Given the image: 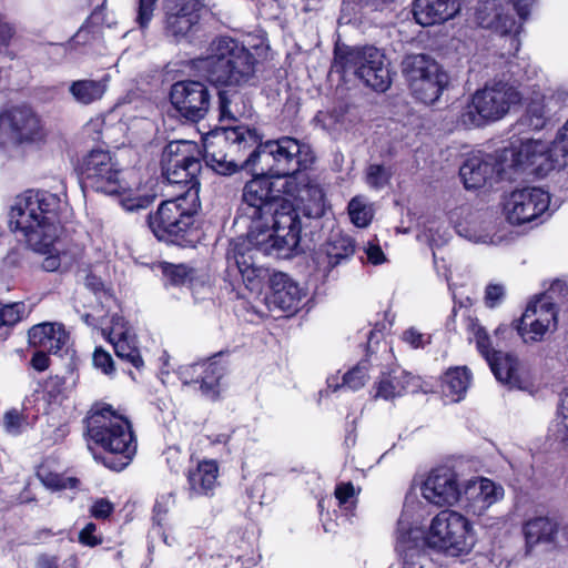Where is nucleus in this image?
I'll use <instances>...</instances> for the list:
<instances>
[{"instance_id":"nucleus-1","label":"nucleus","mask_w":568,"mask_h":568,"mask_svg":"<svg viewBox=\"0 0 568 568\" xmlns=\"http://www.w3.org/2000/svg\"><path fill=\"white\" fill-rule=\"evenodd\" d=\"M264 165L261 173L254 171L257 176L243 187L239 207L242 215L256 223L251 232L266 231L272 237L290 232L294 233L298 241L302 236H312L313 229L318 225L320 206L315 205L312 210L303 209L302 215L298 214L288 200L275 197L272 180L264 175Z\"/></svg>"},{"instance_id":"nucleus-2","label":"nucleus","mask_w":568,"mask_h":568,"mask_svg":"<svg viewBox=\"0 0 568 568\" xmlns=\"http://www.w3.org/2000/svg\"><path fill=\"white\" fill-rule=\"evenodd\" d=\"M61 200L48 191L28 190L16 196L9 211V226L20 232L38 253H48L58 239Z\"/></svg>"},{"instance_id":"nucleus-3","label":"nucleus","mask_w":568,"mask_h":568,"mask_svg":"<svg viewBox=\"0 0 568 568\" xmlns=\"http://www.w3.org/2000/svg\"><path fill=\"white\" fill-rule=\"evenodd\" d=\"M81 171L87 186L106 195L128 193L121 200V205L129 212L149 207L155 200V193L143 183L138 172L132 169L126 172L128 181H120L119 169L108 150L92 149L82 160Z\"/></svg>"},{"instance_id":"nucleus-4","label":"nucleus","mask_w":568,"mask_h":568,"mask_svg":"<svg viewBox=\"0 0 568 568\" xmlns=\"http://www.w3.org/2000/svg\"><path fill=\"white\" fill-rule=\"evenodd\" d=\"M192 65L212 84L241 87L253 81L256 59L235 39L221 37L213 40L207 54L194 59Z\"/></svg>"},{"instance_id":"nucleus-5","label":"nucleus","mask_w":568,"mask_h":568,"mask_svg":"<svg viewBox=\"0 0 568 568\" xmlns=\"http://www.w3.org/2000/svg\"><path fill=\"white\" fill-rule=\"evenodd\" d=\"M298 243L295 234L290 232L275 237L266 231L250 232L246 237H237L231 242L227 258L234 261L246 287L255 291L261 287L262 280L268 272L256 265V255L261 253L276 258H287L292 256Z\"/></svg>"},{"instance_id":"nucleus-6","label":"nucleus","mask_w":568,"mask_h":568,"mask_svg":"<svg viewBox=\"0 0 568 568\" xmlns=\"http://www.w3.org/2000/svg\"><path fill=\"white\" fill-rule=\"evenodd\" d=\"M85 423L89 438L109 454L103 457V464L116 471L124 469L136 452L130 422L104 406L92 410Z\"/></svg>"},{"instance_id":"nucleus-7","label":"nucleus","mask_w":568,"mask_h":568,"mask_svg":"<svg viewBox=\"0 0 568 568\" xmlns=\"http://www.w3.org/2000/svg\"><path fill=\"white\" fill-rule=\"evenodd\" d=\"M200 207V196L194 191L186 196H175L162 202L158 211L149 215V226L159 240L179 245L191 243L187 237L195 231L194 216Z\"/></svg>"},{"instance_id":"nucleus-8","label":"nucleus","mask_w":568,"mask_h":568,"mask_svg":"<svg viewBox=\"0 0 568 568\" xmlns=\"http://www.w3.org/2000/svg\"><path fill=\"white\" fill-rule=\"evenodd\" d=\"M332 71L353 73L366 87L379 92L386 91L392 83L386 57L374 45L336 48Z\"/></svg>"},{"instance_id":"nucleus-9","label":"nucleus","mask_w":568,"mask_h":568,"mask_svg":"<svg viewBox=\"0 0 568 568\" xmlns=\"http://www.w3.org/2000/svg\"><path fill=\"white\" fill-rule=\"evenodd\" d=\"M520 100L519 92L505 82L486 84L477 90L460 113L458 121L465 129L478 128L505 116L510 106Z\"/></svg>"},{"instance_id":"nucleus-10","label":"nucleus","mask_w":568,"mask_h":568,"mask_svg":"<svg viewBox=\"0 0 568 568\" xmlns=\"http://www.w3.org/2000/svg\"><path fill=\"white\" fill-rule=\"evenodd\" d=\"M424 544L437 548L449 556L468 554L476 542L475 532L470 521L455 510H442L430 523Z\"/></svg>"},{"instance_id":"nucleus-11","label":"nucleus","mask_w":568,"mask_h":568,"mask_svg":"<svg viewBox=\"0 0 568 568\" xmlns=\"http://www.w3.org/2000/svg\"><path fill=\"white\" fill-rule=\"evenodd\" d=\"M403 73L412 93L425 104L437 101L449 83L446 71L425 54L407 55L403 61Z\"/></svg>"},{"instance_id":"nucleus-12","label":"nucleus","mask_w":568,"mask_h":568,"mask_svg":"<svg viewBox=\"0 0 568 568\" xmlns=\"http://www.w3.org/2000/svg\"><path fill=\"white\" fill-rule=\"evenodd\" d=\"M308 148L310 144H287V146L280 144V146L267 148L273 156L270 164L263 165L272 174L268 178L272 180L273 193L276 199H283L281 194L297 195L298 186L293 175L300 170L306 169L308 163L314 161V159L308 161L303 158V153H306Z\"/></svg>"},{"instance_id":"nucleus-13","label":"nucleus","mask_w":568,"mask_h":568,"mask_svg":"<svg viewBox=\"0 0 568 568\" xmlns=\"http://www.w3.org/2000/svg\"><path fill=\"white\" fill-rule=\"evenodd\" d=\"M161 168L163 176L170 184L184 189L178 196H186L192 191L199 196L197 173L201 171L199 159L181 153L180 144H166L161 156Z\"/></svg>"},{"instance_id":"nucleus-14","label":"nucleus","mask_w":568,"mask_h":568,"mask_svg":"<svg viewBox=\"0 0 568 568\" xmlns=\"http://www.w3.org/2000/svg\"><path fill=\"white\" fill-rule=\"evenodd\" d=\"M41 116L28 104L12 105L0 112V140L33 142L43 138Z\"/></svg>"},{"instance_id":"nucleus-15","label":"nucleus","mask_w":568,"mask_h":568,"mask_svg":"<svg viewBox=\"0 0 568 568\" xmlns=\"http://www.w3.org/2000/svg\"><path fill=\"white\" fill-rule=\"evenodd\" d=\"M467 328L471 333L479 353L487 361L497 381L509 387H518V361L515 356L491 348L490 337L477 318H468Z\"/></svg>"},{"instance_id":"nucleus-16","label":"nucleus","mask_w":568,"mask_h":568,"mask_svg":"<svg viewBox=\"0 0 568 568\" xmlns=\"http://www.w3.org/2000/svg\"><path fill=\"white\" fill-rule=\"evenodd\" d=\"M170 101L181 116L196 122L206 115L211 103V93L203 82L183 80L171 87Z\"/></svg>"},{"instance_id":"nucleus-17","label":"nucleus","mask_w":568,"mask_h":568,"mask_svg":"<svg viewBox=\"0 0 568 568\" xmlns=\"http://www.w3.org/2000/svg\"><path fill=\"white\" fill-rule=\"evenodd\" d=\"M550 197L538 187H527L511 192L505 203V213L509 223L521 225L539 217L549 206Z\"/></svg>"},{"instance_id":"nucleus-18","label":"nucleus","mask_w":568,"mask_h":568,"mask_svg":"<svg viewBox=\"0 0 568 568\" xmlns=\"http://www.w3.org/2000/svg\"><path fill=\"white\" fill-rule=\"evenodd\" d=\"M557 328V308L554 302L538 296L528 304L517 326L525 342H538Z\"/></svg>"},{"instance_id":"nucleus-19","label":"nucleus","mask_w":568,"mask_h":568,"mask_svg":"<svg viewBox=\"0 0 568 568\" xmlns=\"http://www.w3.org/2000/svg\"><path fill=\"white\" fill-rule=\"evenodd\" d=\"M457 473L447 466L432 469L422 485V496L435 506H453L460 499Z\"/></svg>"},{"instance_id":"nucleus-20","label":"nucleus","mask_w":568,"mask_h":568,"mask_svg":"<svg viewBox=\"0 0 568 568\" xmlns=\"http://www.w3.org/2000/svg\"><path fill=\"white\" fill-rule=\"evenodd\" d=\"M203 160L205 164L219 174H232L237 170L255 171L257 163L270 164L272 152L270 146H280V144H257L256 149L251 151L248 156L243 160L227 159V155L220 150H215L217 144H202Z\"/></svg>"},{"instance_id":"nucleus-21","label":"nucleus","mask_w":568,"mask_h":568,"mask_svg":"<svg viewBox=\"0 0 568 568\" xmlns=\"http://www.w3.org/2000/svg\"><path fill=\"white\" fill-rule=\"evenodd\" d=\"M222 354L213 357L184 365L179 368V377L184 384H199L203 395L216 398L219 395L220 381L226 373V364L221 362Z\"/></svg>"},{"instance_id":"nucleus-22","label":"nucleus","mask_w":568,"mask_h":568,"mask_svg":"<svg viewBox=\"0 0 568 568\" xmlns=\"http://www.w3.org/2000/svg\"><path fill=\"white\" fill-rule=\"evenodd\" d=\"M504 496L501 486L484 477L467 480L460 489L458 503L468 513L480 516Z\"/></svg>"},{"instance_id":"nucleus-23","label":"nucleus","mask_w":568,"mask_h":568,"mask_svg":"<svg viewBox=\"0 0 568 568\" xmlns=\"http://www.w3.org/2000/svg\"><path fill=\"white\" fill-rule=\"evenodd\" d=\"M524 146L526 170L539 176L568 166V144H520Z\"/></svg>"},{"instance_id":"nucleus-24","label":"nucleus","mask_w":568,"mask_h":568,"mask_svg":"<svg viewBox=\"0 0 568 568\" xmlns=\"http://www.w3.org/2000/svg\"><path fill=\"white\" fill-rule=\"evenodd\" d=\"M527 551L535 547H564L568 545V528L560 529L559 524L549 517H535L523 526Z\"/></svg>"},{"instance_id":"nucleus-25","label":"nucleus","mask_w":568,"mask_h":568,"mask_svg":"<svg viewBox=\"0 0 568 568\" xmlns=\"http://www.w3.org/2000/svg\"><path fill=\"white\" fill-rule=\"evenodd\" d=\"M507 0H478L475 20L481 28L491 29L500 34L518 33L520 23L505 10Z\"/></svg>"},{"instance_id":"nucleus-26","label":"nucleus","mask_w":568,"mask_h":568,"mask_svg":"<svg viewBox=\"0 0 568 568\" xmlns=\"http://www.w3.org/2000/svg\"><path fill=\"white\" fill-rule=\"evenodd\" d=\"M103 335L113 345L115 355L131 364L136 369L144 366L143 358L136 345L135 335L126 327V323L120 316L112 317L110 331L102 329Z\"/></svg>"},{"instance_id":"nucleus-27","label":"nucleus","mask_w":568,"mask_h":568,"mask_svg":"<svg viewBox=\"0 0 568 568\" xmlns=\"http://www.w3.org/2000/svg\"><path fill=\"white\" fill-rule=\"evenodd\" d=\"M459 10L456 0H415L412 12L418 24L427 27L453 18Z\"/></svg>"},{"instance_id":"nucleus-28","label":"nucleus","mask_w":568,"mask_h":568,"mask_svg":"<svg viewBox=\"0 0 568 568\" xmlns=\"http://www.w3.org/2000/svg\"><path fill=\"white\" fill-rule=\"evenodd\" d=\"M271 294L267 300L271 305L282 311H295L302 295L298 285L285 273L274 272L270 275Z\"/></svg>"},{"instance_id":"nucleus-29","label":"nucleus","mask_w":568,"mask_h":568,"mask_svg":"<svg viewBox=\"0 0 568 568\" xmlns=\"http://www.w3.org/2000/svg\"><path fill=\"white\" fill-rule=\"evenodd\" d=\"M400 527L397 530L396 549L403 557V568H424L427 555L424 550V540L419 529Z\"/></svg>"},{"instance_id":"nucleus-30","label":"nucleus","mask_w":568,"mask_h":568,"mask_svg":"<svg viewBox=\"0 0 568 568\" xmlns=\"http://www.w3.org/2000/svg\"><path fill=\"white\" fill-rule=\"evenodd\" d=\"M488 156L494 165L497 182L514 181L519 173L527 171V160H525L524 146H520V144H510L496 155Z\"/></svg>"},{"instance_id":"nucleus-31","label":"nucleus","mask_w":568,"mask_h":568,"mask_svg":"<svg viewBox=\"0 0 568 568\" xmlns=\"http://www.w3.org/2000/svg\"><path fill=\"white\" fill-rule=\"evenodd\" d=\"M375 387V398L389 400L406 393L415 392L419 387V381L410 373L393 369L390 373L384 374Z\"/></svg>"},{"instance_id":"nucleus-32","label":"nucleus","mask_w":568,"mask_h":568,"mask_svg":"<svg viewBox=\"0 0 568 568\" xmlns=\"http://www.w3.org/2000/svg\"><path fill=\"white\" fill-rule=\"evenodd\" d=\"M28 339L31 346L57 354L68 342V334L61 325L41 323L29 329Z\"/></svg>"},{"instance_id":"nucleus-33","label":"nucleus","mask_w":568,"mask_h":568,"mask_svg":"<svg viewBox=\"0 0 568 568\" xmlns=\"http://www.w3.org/2000/svg\"><path fill=\"white\" fill-rule=\"evenodd\" d=\"M494 165L489 156L467 159L459 169V175L467 190L479 189L486 184L497 183Z\"/></svg>"},{"instance_id":"nucleus-34","label":"nucleus","mask_w":568,"mask_h":568,"mask_svg":"<svg viewBox=\"0 0 568 568\" xmlns=\"http://www.w3.org/2000/svg\"><path fill=\"white\" fill-rule=\"evenodd\" d=\"M219 466L214 460H204L189 471L187 483L191 497L212 496L217 486Z\"/></svg>"},{"instance_id":"nucleus-35","label":"nucleus","mask_w":568,"mask_h":568,"mask_svg":"<svg viewBox=\"0 0 568 568\" xmlns=\"http://www.w3.org/2000/svg\"><path fill=\"white\" fill-rule=\"evenodd\" d=\"M355 252L354 240L342 231H332L326 244L325 254L329 267H334L348 260Z\"/></svg>"},{"instance_id":"nucleus-36","label":"nucleus","mask_w":568,"mask_h":568,"mask_svg":"<svg viewBox=\"0 0 568 568\" xmlns=\"http://www.w3.org/2000/svg\"><path fill=\"white\" fill-rule=\"evenodd\" d=\"M471 375L467 367L450 368L445 373L443 393L452 402H459L470 385Z\"/></svg>"},{"instance_id":"nucleus-37","label":"nucleus","mask_w":568,"mask_h":568,"mask_svg":"<svg viewBox=\"0 0 568 568\" xmlns=\"http://www.w3.org/2000/svg\"><path fill=\"white\" fill-rule=\"evenodd\" d=\"M106 91L104 81L84 79L73 81L69 87V92L73 99L81 104H90L100 100Z\"/></svg>"},{"instance_id":"nucleus-38","label":"nucleus","mask_w":568,"mask_h":568,"mask_svg":"<svg viewBox=\"0 0 568 568\" xmlns=\"http://www.w3.org/2000/svg\"><path fill=\"white\" fill-rule=\"evenodd\" d=\"M493 230V224L480 220L479 216H474L469 222L457 225L459 235L475 243L494 244L495 241L491 236Z\"/></svg>"},{"instance_id":"nucleus-39","label":"nucleus","mask_w":568,"mask_h":568,"mask_svg":"<svg viewBox=\"0 0 568 568\" xmlns=\"http://www.w3.org/2000/svg\"><path fill=\"white\" fill-rule=\"evenodd\" d=\"M369 362L367 359L361 361L355 367L348 371L343 376V383L334 384V377L327 378V387L336 392L339 388H349L357 390L362 388L368 381Z\"/></svg>"},{"instance_id":"nucleus-40","label":"nucleus","mask_w":568,"mask_h":568,"mask_svg":"<svg viewBox=\"0 0 568 568\" xmlns=\"http://www.w3.org/2000/svg\"><path fill=\"white\" fill-rule=\"evenodd\" d=\"M215 138L223 136L226 142H262L263 135L256 130L244 125L219 128L213 131Z\"/></svg>"},{"instance_id":"nucleus-41","label":"nucleus","mask_w":568,"mask_h":568,"mask_svg":"<svg viewBox=\"0 0 568 568\" xmlns=\"http://www.w3.org/2000/svg\"><path fill=\"white\" fill-rule=\"evenodd\" d=\"M351 221L358 227H366L373 219V209L364 197L355 196L348 203Z\"/></svg>"},{"instance_id":"nucleus-42","label":"nucleus","mask_w":568,"mask_h":568,"mask_svg":"<svg viewBox=\"0 0 568 568\" xmlns=\"http://www.w3.org/2000/svg\"><path fill=\"white\" fill-rule=\"evenodd\" d=\"M199 20L179 17V14L168 13L166 32L176 41L187 36V33L197 24Z\"/></svg>"},{"instance_id":"nucleus-43","label":"nucleus","mask_w":568,"mask_h":568,"mask_svg":"<svg viewBox=\"0 0 568 568\" xmlns=\"http://www.w3.org/2000/svg\"><path fill=\"white\" fill-rule=\"evenodd\" d=\"M24 308L26 306L21 302L10 304L0 303V326H11L18 323L24 313Z\"/></svg>"},{"instance_id":"nucleus-44","label":"nucleus","mask_w":568,"mask_h":568,"mask_svg":"<svg viewBox=\"0 0 568 568\" xmlns=\"http://www.w3.org/2000/svg\"><path fill=\"white\" fill-rule=\"evenodd\" d=\"M163 274L172 285H184L191 281V270L185 265L168 264L163 267Z\"/></svg>"},{"instance_id":"nucleus-45","label":"nucleus","mask_w":568,"mask_h":568,"mask_svg":"<svg viewBox=\"0 0 568 568\" xmlns=\"http://www.w3.org/2000/svg\"><path fill=\"white\" fill-rule=\"evenodd\" d=\"M390 178V173L386 168L378 164H372L367 169L366 181L371 187L382 189L384 187Z\"/></svg>"},{"instance_id":"nucleus-46","label":"nucleus","mask_w":568,"mask_h":568,"mask_svg":"<svg viewBox=\"0 0 568 568\" xmlns=\"http://www.w3.org/2000/svg\"><path fill=\"white\" fill-rule=\"evenodd\" d=\"M39 477L45 487L54 490L73 488L78 484V479L74 477H63L53 473L39 475Z\"/></svg>"},{"instance_id":"nucleus-47","label":"nucleus","mask_w":568,"mask_h":568,"mask_svg":"<svg viewBox=\"0 0 568 568\" xmlns=\"http://www.w3.org/2000/svg\"><path fill=\"white\" fill-rule=\"evenodd\" d=\"M201 3L199 0H178L170 13L179 14V17L200 19Z\"/></svg>"},{"instance_id":"nucleus-48","label":"nucleus","mask_w":568,"mask_h":568,"mask_svg":"<svg viewBox=\"0 0 568 568\" xmlns=\"http://www.w3.org/2000/svg\"><path fill=\"white\" fill-rule=\"evenodd\" d=\"M559 416L561 420L557 425L556 438L561 443H568V386L561 397Z\"/></svg>"},{"instance_id":"nucleus-49","label":"nucleus","mask_w":568,"mask_h":568,"mask_svg":"<svg viewBox=\"0 0 568 568\" xmlns=\"http://www.w3.org/2000/svg\"><path fill=\"white\" fill-rule=\"evenodd\" d=\"M359 493V489L356 490L354 485L351 481L339 483L335 487L334 495L338 500L339 506L354 505L356 501V496Z\"/></svg>"},{"instance_id":"nucleus-50","label":"nucleus","mask_w":568,"mask_h":568,"mask_svg":"<svg viewBox=\"0 0 568 568\" xmlns=\"http://www.w3.org/2000/svg\"><path fill=\"white\" fill-rule=\"evenodd\" d=\"M540 296L554 302V306H556L560 300H568V285L561 280H556Z\"/></svg>"},{"instance_id":"nucleus-51","label":"nucleus","mask_w":568,"mask_h":568,"mask_svg":"<svg viewBox=\"0 0 568 568\" xmlns=\"http://www.w3.org/2000/svg\"><path fill=\"white\" fill-rule=\"evenodd\" d=\"M156 0H139L136 21L141 28H146L152 20Z\"/></svg>"},{"instance_id":"nucleus-52","label":"nucleus","mask_w":568,"mask_h":568,"mask_svg":"<svg viewBox=\"0 0 568 568\" xmlns=\"http://www.w3.org/2000/svg\"><path fill=\"white\" fill-rule=\"evenodd\" d=\"M93 364L97 368L102 369L104 374H112L114 372V363L111 355L102 348L95 349Z\"/></svg>"},{"instance_id":"nucleus-53","label":"nucleus","mask_w":568,"mask_h":568,"mask_svg":"<svg viewBox=\"0 0 568 568\" xmlns=\"http://www.w3.org/2000/svg\"><path fill=\"white\" fill-rule=\"evenodd\" d=\"M164 456L171 471L179 473L182 469L185 462V456L178 447H169L164 452Z\"/></svg>"},{"instance_id":"nucleus-54","label":"nucleus","mask_w":568,"mask_h":568,"mask_svg":"<svg viewBox=\"0 0 568 568\" xmlns=\"http://www.w3.org/2000/svg\"><path fill=\"white\" fill-rule=\"evenodd\" d=\"M173 494L162 495L155 503L153 511H154V520L160 526L162 518L168 514L170 507L173 505Z\"/></svg>"},{"instance_id":"nucleus-55","label":"nucleus","mask_w":568,"mask_h":568,"mask_svg":"<svg viewBox=\"0 0 568 568\" xmlns=\"http://www.w3.org/2000/svg\"><path fill=\"white\" fill-rule=\"evenodd\" d=\"M505 295V287L500 284H489L485 291V303L488 307L498 305Z\"/></svg>"},{"instance_id":"nucleus-56","label":"nucleus","mask_w":568,"mask_h":568,"mask_svg":"<svg viewBox=\"0 0 568 568\" xmlns=\"http://www.w3.org/2000/svg\"><path fill=\"white\" fill-rule=\"evenodd\" d=\"M97 526L93 523H88L84 528L79 532V541L82 545L94 547L102 542V538L94 535Z\"/></svg>"},{"instance_id":"nucleus-57","label":"nucleus","mask_w":568,"mask_h":568,"mask_svg":"<svg viewBox=\"0 0 568 568\" xmlns=\"http://www.w3.org/2000/svg\"><path fill=\"white\" fill-rule=\"evenodd\" d=\"M113 509L114 506L110 500L100 498L93 503L90 513L97 519H105L112 514Z\"/></svg>"},{"instance_id":"nucleus-58","label":"nucleus","mask_w":568,"mask_h":568,"mask_svg":"<svg viewBox=\"0 0 568 568\" xmlns=\"http://www.w3.org/2000/svg\"><path fill=\"white\" fill-rule=\"evenodd\" d=\"M103 126L104 123L100 119L91 120L90 122H88V124L84 128V131L88 134V138L91 140V142H100V140L103 138Z\"/></svg>"},{"instance_id":"nucleus-59","label":"nucleus","mask_w":568,"mask_h":568,"mask_svg":"<svg viewBox=\"0 0 568 568\" xmlns=\"http://www.w3.org/2000/svg\"><path fill=\"white\" fill-rule=\"evenodd\" d=\"M21 416L18 410H10L4 415V427L8 433L18 434L21 427Z\"/></svg>"},{"instance_id":"nucleus-60","label":"nucleus","mask_w":568,"mask_h":568,"mask_svg":"<svg viewBox=\"0 0 568 568\" xmlns=\"http://www.w3.org/2000/svg\"><path fill=\"white\" fill-rule=\"evenodd\" d=\"M403 339L414 348L423 347L426 343L424 335L413 327L404 332Z\"/></svg>"},{"instance_id":"nucleus-61","label":"nucleus","mask_w":568,"mask_h":568,"mask_svg":"<svg viewBox=\"0 0 568 568\" xmlns=\"http://www.w3.org/2000/svg\"><path fill=\"white\" fill-rule=\"evenodd\" d=\"M47 351L40 349L36 352L31 358V366L38 371L43 372L49 367L50 359L47 355Z\"/></svg>"},{"instance_id":"nucleus-62","label":"nucleus","mask_w":568,"mask_h":568,"mask_svg":"<svg viewBox=\"0 0 568 568\" xmlns=\"http://www.w3.org/2000/svg\"><path fill=\"white\" fill-rule=\"evenodd\" d=\"M535 0H511L513 10L517 12L520 20H525L529 16V9Z\"/></svg>"},{"instance_id":"nucleus-63","label":"nucleus","mask_w":568,"mask_h":568,"mask_svg":"<svg viewBox=\"0 0 568 568\" xmlns=\"http://www.w3.org/2000/svg\"><path fill=\"white\" fill-rule=\"evenodd\" d=\"M366 254L368 261L375 265L385 261V255L379 245L369 244L366 248Z\"/></svg>"},{"instance_id":"nucleus-64","label":"nucleus","mask_w":568,"mask_h":568,"mask_svg":"<svg viewBox=\"0 0 568 568\" xmlns=\"http://www.w3.org/2000/svg\"><path fill=\"white\" fill-rule=\"evenodd\" d=\"M84 285L90 291H92L94 294L104 292V284H103V282L101 281L100 277H98V276H95L93 274L87 275L85 281H84Z\"/></svg>"}]
</instances>
